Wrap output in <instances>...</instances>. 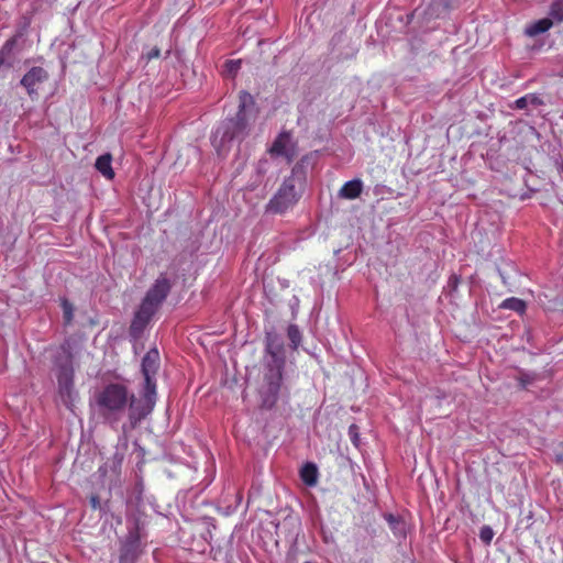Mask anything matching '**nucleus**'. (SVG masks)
<instances>
[{"mask_svg": "<svg viewBox=\"0 0 563 563\" xmlns=\"http://www.w3.org/2000/svg\"><path fill=\"white\" fill-rule=\"evenodd\" d=\"M241 59H229L223 65V74L227 77L234 78L241 69Z\"/></svg>", "mask_w": 563, "mask_h": 563, "instance_id": "nucleus-17", "label": "nucleus"}, {"mask_svg": "<svg viewBox=\"0 0 563 563\" xmlns=\"http://www.w3.org/2000/svg\"><path fill=\"white\" fill-rule=\"evenodd\" d=\"M57 389L58 396L62 402L69 409L74 406L76 396L75 384H74V366L73 355L64 351L63 357L57 360Z\"/></svg>", "mask_w": 563, "mask_h": 563, "instance_id": "nucleus-5", "label": "nucleus"}, {"mask_svg": "<svg viewBox=\"0 0 563 563\" xmlns=\"http://www.w3.org/2000/svg\"><path fill=\"white\" fill-rule=\"evenodd\" d=\"M306 183L303 159L297 163L289 177L285 178L277 192L268 201L266 212L282 214L295 206L302 195Z\"/></svg>", "mask_w": 563, "mask_h": 563, "instance_id": "nucleus-4", "label": "nucleus"}, {"mask_svg": "<svg viewBox=\"0 0 563 563\" xmlns=\"http://www.w3.org/2000/svg\"><path fill=\"white\" fill-rule=\"evenodd\" d=\"M553 24H554V21L550 16L538 20L527 27V34L530 36H536L538 34H542V33L549 31Z\"/></svg>", "mask_w": 563, "mask_h": 563, "instance_id": "nucleus-13", "label": "nucleus"}, {"mask_svg": "<svg viewBox=\"0 0 563 563\" xmlns=\"http://www.w3.org/2000/svg\"><path fill=\"white\" fill-rule=\"evenodd\" d=\"M64 319L66 323H69L73 319V309L67 302L64 303Z\"/></svg>", "mask_w": 563, "mask_h": 563, "instance_id": "nucleus-23", "label": "nucleus"}, {"mask_svg": "<svg viewBox=\"0 0 563 563\" xmlns=\"http://www.w3.org/2000/svg\"><path fill=\"white\" fill-rule=\"evenodd\" d=\"M386 519H387V521L389 522V525H390V526H391V525H394V523H396V522H398V520L396 519V517H395V516H393V515H388V516L386 517Z\"/></svg>", "mask_w": 563, "mask_h": 563, "instance_id": "nucleus-27", "label": "nucleus"}, {"mask_svg": "<svg viewBox=\"0 0 563 563\" xmlns=\"http://www.w3.org/2000/svg\"><path fill=\"white\" fill-rule=\"evenodd\" d=\"M239 110L234 118L224 120L212 135V145L220 153L227 151L234 140L242 141L247 134L249 122L246 109L254 104L251 93L241 91L239 96Z\"/></svg>", "mask_w": 563, "mask_h": 563, "instance_id": "nucleus-3", "label": "nucleus"}, {"mask_svg": "<svg viewBox=\"0 0 563 563\" xmlns=\"http://www.w3.org/2000/svg\"><path fill=\"white\" fill-rule=\"evenodd\" d=\"M170 289V280L166 275L161 274L145 294V297L133 317L130 325V334L133 338L136 339L143 333L153 316L158 311L159 307L167 298Z\"/></svg>", "mask_w": 563, "mask_h": 563, "instance_id": "nucleus-2", "label": "nucleus"}, {"mask_svg": "<svg viewBox=\"0 0 563 563\" xmlns=\"http://www.w3.org/2000/svg\"><path fill=\"white\" fill-rule=\"evenodd\" d=\"M161 366L159 352L156 347L146 352L142 360V374L144 376L143 394L147 399L156 402V374Z\"/></svg>", "mask_w": 563, "mask_h": 563, "instance_id": "nucleus-7", "label": "nucleus"}, {"mask_svg": "<svg viewBox=\"0 0 563 563\" xmlns=\"http://www.w3.org/2000/svg\"><path fill=\"white\" fill-rule=\"evenodd\" d=\"M363 190V183L361 179H353L346 181L340 189V197L345 199H356Z\"/></svg>", "mask_w": 563, "mask_h": 563, "instance_id": "nucleus-11", "label": "nucleus"}, {"mask_svg": "<svg viewBox=\"0 0 563 563\" xmlns=\"http://www.w3.org/2000/svg\"><path fill=\"white\" fill-rule=\"evenodd\" d=\"M268 153L273 157H285L287 163H291L298 155L297 142L292 140L289 131H282L274 140Z\"/></svg>", "mask_w": 563, "mask_h": 563, "instance_id": "nucleus-9", "label": "nucleus"}, {"mask_svg": "<svg viewBox=\"0 0 563 563\" xmlns=\"http://www.w3.org/2000/svg\"><path fill=\"white\" fill-rule=\"evenodd\" d=\"M493 537L494 531L489 526H484L481 528L479 538L484 543L489 544L490 541L493 540Z\"/></svg>", "mask_w": 563, "mask_h": 563, "instance_id": "nucleus-19", "label": "nucleus"}, {"mask_svg": "<svg viewBox=\"0 0 563 563\" xmlns=\"http://www.w3.org/2000/svg\"><path fill=\"white\" fill-rule=\"evenodd\" d=\"M111 163H112V156L110 153H106L103 155H100L97 159H96V168L97 170L103 176L106 177L107 179L111 180L114 178L115 174H114V170L111 166Z\"/></svg>", "mask_w": 563, "mask_h": 563, "instance_id": "nucleus-12", "label": "nucleus"}, {"mask_svg": "<svg viewBox=\"0 0 563 563\" xmlns=\"http://www.w3.org/2000/svg\"><path fill=\"white\" fill-rule=\"evenodd\" d=\"M305 563H311V562H305Z\"/></svg>", "mask_w": 563, "mask_h": 563, "instance_id": "nucleus-29", "label": "nucleus"}, {"mask_svg": "<svg viewBox=\"0 0 563 563\" xmlns=\"http://www.w3.org/2000/svg\"><path fill=\"white\" fill-rule=\"evenodd\" d=\"M159 55H161V49L155 46L150 52L146 53L145 57L147 60H151L153 58H158Z\"/></svg>", "mask_w": 563, "mask_h": 563, "instance_id": "nucleus-25", "label": "nucleus"}, {"mask_svg": "<svg viewBox=\"0 0 563 563\" xmlns=\"http://www.w3.org/2000/svg\"><path fill=\"white\" fill-rule=\"evenodd\" d=\"M141 554V537L137 529L129 531L121 543L119 563H136Z\"/></svg>", "mask_w": 563, "mask_h": 563, "instance_id": "nucleus-10", "label": "nucleus"}, {"mask_svg": "<svg viewBox=\"0 0 563 563\" xmlns=\"http://www.w3.org/2000/svg\"><path fill=\"white\" fill-rule=\"evenodd\" d=\"M354 429H356V427H355L354 424H352V426L350 427V434H352V433H353V430H354Z\"/></svg>", "mask_w": 563, "mask_h": 563, "instance_id": "nucleus-28", "label": "nucleus"}, {"mask_svg": "<svg viewBox=\"0 0 563 563\" xmlns=\"http://www.w3.org/2000/svg\"><path fill=\"white\" fill-rule=\"evenodd\" d=\"M282 383L283 365L276 364L268 366L264 375V385L261 390L263 408L272 409L277 404Z\"/></svg>", "mask_w": 563, "mask_h": 563, "instance_id": "nucleus-6", "label": "nucleus"}, {"mask_svg": "<svg viewBox=\"0 0 563 563\" xmlns=\"http://www.w3.org/2000/svg\"><path fill=\"white\" fill-rule=\"evenodd\" d=\"M499 308L514 310V311L522 314V313H525V311L527 309V305L522 299H519L516 297H510V298L505 299L500 303Z\"/></svg>", "mask_w": 563, "mask_h": 563, "instance_id": "nucleus-15", "label": "nucleus"}, {"mask_svg": "<svg viewBox=\"0 0 563 563\" xmlns=\"http://www.w3.org/2000/svg\"><path fill=\"white\" fill-rule=\"evenodd\" d=\"M528 99H527V95L523 96V97H520L518 98L515 102H514V106L512 108L514 109H526L528 107Z\"/></svg>", "mask_w": 563, "mask_h": 563, "instance_id": "nucleus-21", "label": "nucleus"}, {"mask_svg": "<svg viewBox=\"0 0 563 563\" xmlns=\"http://www.w3.org/2000/svg\"><path fill=\"white\" fill-rule=\"evenodd\" d=\"M528 103L532 106H541L543 101L534 93H528L527 95Z\"/></svg>", "mask_w": 563, "mask_h": 563, "instance_id": "nucleus-22", "label": "nucleus"}, {"mask_svg": "<svg viewBox=\"0 0 563 563\" xmlns=\"http://www.w3.org/2000/svg\"><path fill=\"white\" fill-rule=\"evenodd\" d=\"M302 482L308 486H313L318 481V468L312 463H307L300 471Z\"/></svg>", "mask_w": 563, "mask_h": 563, "instance_id": "nucleus-14", "label": "nucleus"}, {"mask_svg": "<svg viewBox=\"0 0 563 563\" xmlns=\"http://www.w3.org/2000/svg\"><path fill=\"white\" fill-rule=\"evenodd\" d=\"M48 79L49 74L44 67L33 66L23 75L20 85L25 89L31 100H37L41 86Z\"/></svg>", "mask_w": 563, "mask_h": 563, "instance_id": "nucleus-8", "label": "nucleus"}, {"mask_svg": "<svg viewBox=\"0 0 563 563\" xmlns=\"http://www.w3.org/2000/svg\"><path fill=\"white\" fill-rule=\"evenodd\" d=\"M96 402L99 413L111 427L117 426L128 411V423L122 426L124 433L135 429L155 407L153 400L147 399L144 394L136 397L120 383L106 385L96 395Z\"/></svg>", "mask_w": 563, "mask_h": 563, "instance_id": "nucleus-1", "label": "nucleus"}, {"mask_svg": "<svg viewBox=\"0 0 563 563\" xmlns=\"http://www.w3.org/2000/svg\"><path fill=\"white\" fill-rule=\"evenodd\" d=\"M289 340L297 346L300 342V331L297 325L290 324L287 330Z\"/></svg>", "mask_w": 563, "mask_h": 563, "instance_id": "nucleus-18", "label": "nucleus"}, {"mask_svg": "<svg viewBox=\"0 0 563 563\" xmlns=\"http://www.w3.org/2000/svg\"><path fill=\"white\" fill-rule=\"evenodd\" d=\"M90 505L93 509H97L100 507V499H99V496L97 495H91L90 496Z\"/></svg>", "mask_w": 563, "mask_h": 563, "instance_id": "nucleus-26", "label": "nucleus"}, {"mask_svg": "<svg viewBox=\"0 0 563 563\" xmlns=\"http://www.w3.org/2000/svg\"><path fill=\"white\" fill-rule=\"evenodd\" d=\"M549 16L554 23L563 22V0H553L550 7Z\"/></svg>", "mask_w": 563, "mask_h": 563, "instance_id": "nucleus-16", "label": "nucleus"}, {"mask_svg": "<svg viewBox=\"0 0 563 563\" xmlns=\"http://www.w3.org/2000/svg\"><path fill=\"white\" fill-rule=\"evenodd\" d=\"M122 461H123V456L120 454H114L111 460V463H112L111 467L118 474H120V472H121Z\"/></svg>", "mask_w": 563, "mask_h": 563, "instance_id": "nucleus-20", "label": "nucleus"}, {"mask_svg": "<svg viewBox=\"0 0 563 563\" xmlns=\"http://www.w3.org/2000/svg\"><path fill=\"white\" fill-rule=\"evenodd\" d=\"M14 41H8L4 46L1 48L0 51V68L3 66L4 62H5V57H4V49L5 48H9L13 45Z\"/></svg>", "mask_w": 563, "mask_h": 563, "instance_id": "nucleus-24", "label": "nucleus"}]
</instances>
